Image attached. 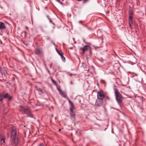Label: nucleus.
<instances>
[{
  "label": "nucleus",
  "instance_id": "obj_22",
  "mask_svg": "<svg viewBox=\"0 0 146 146\" xmlns=\"http://www.w3.org/2000/svg\"><path fill=\"white\" fill-rule=\"evenodd\" d=\"M7 98H8V100H11V99H12V97L10 96H9H9H8V97H7Z\"/></svg>",
  "mask_w": 146,
  "mask_h": 146
},
{
  "label": "nucleus",
  "instance_id": "obj_1",
  "mask_svg": "<svg viewBox=\"0 0 146 146\" xmlns=\"http://www.w3.org/2000/svg\"><path fill=\"white\" fill-rule=\"evenodd\" d=\"M16 131L13 129L11 133L10 141L11 144L15 146H17L19 142V138L16 137Z\"/></svg>",
  "mask_w": 146,
  "mask_h": 146
},
{
  "label": "nucleus",
  "instance_id": "obj_34",
  "mask_svg": "<svg viewBox=\"0 0 146 146\" xmlns=\"http://www.w3.org/2000/svg\"><path fill=\"white\" fill-rule=\"evenodd\" d=\"M106 98H107V99H109V98H109V97L108 96H107V97H106Z\"/></svg>",
  "mask_w": 146,
  "mask_h": 146
},
{
  "label": "nucleus",
  "instance_id": "obj_5",
  "mask_svg": "<svg viewBox=\"0 0 146 146\" xmlns=\"http://www.w3.org/2000/svg\"><path fill=\"white\" fill-rule=\"evenodd\" d=\"M103 103V100H96L95 105L96 106L100 107L102 105Z\"/></svg>",
  "mask_w": 146,
  "mask_h": 146
},
{
  "label": "nucleus",
  "instance_id": "obj_31",
  "mask_svg": "<svg viewBox=\"0 0 146 146\" xmlns=\"http://www.w3.org/2000/svg\"><path fill=\"white\" fill-rule=\"evenodd\" d=\"M70 83H71V84H73V82H72V81H70Z\"/></svg>",
  "mask_w": 146,
  "mask_h": 146
},
{
  "label": "nucleus",
  "instance_id": "obj_4",
  "mask_svg": "<svg viewBox=\"0 0 146 146\" xmlns=\"http://www.w3.org/2000/svg\"><path fill=\"white\" fill-rule=\"evenodd\" d=\"M97 99L103 100L105 97V95L103 91L102 90L99 91L97 94Z\"/></svg>",
  "mask_w": 146,
  "mask_h": 146
},
{
  "label": "nucleus",
  "instance_id": "obj_37",
  "mask_svg": "<svg viewBox=\"0 0 146 146\" xmlns=\"http://www.w3.org/2000/svg\"><path fill=\"white\" fill-rule=\"evenodd\" d=\"M79 22L80 23H81V21H80Z\"/></svg>",
  "mask_w": 146,
  "mask_h": 146
},
{
  "label": "nucleus",
  "instance_id": "obj_28",
  "mask_svg": "<svg viewBox=\"0 0 146 146\" xmlns=\"http://www.w3.org/2000/svg\"><path fill=\"white\" fill-rule=\"evenodd\" d=\"M49 21L50 23H52V24H53V25H54V23L52 22V21L51 19H50L49 20Z\"/></svg>",
  "mask_w": 146,
  "mask_h": 146
},
{
  "label": "nucleus",
  "instance_id": "obj_29",
  "mask_svg": "<svg viewBox=\"0 0 146 146\" xmlns=\"http://www.w3.org/2000/svg\"><path fill=\"white\" fill-rule=\"evenodd\" d=\"M37 146H43V145L42 143H40L39 145Z\"/></svg>",
  "mask_w": 146,
  "mask_h": 146
},
{
  "label": "nucleus",
  "instance_id": "obj_3",
  "mask_svg": "<svg viewBox=\"0 0 146 146\" xmlns=\"http://www.w3.org/2000/svg\"><path fill=\"white\" fill-rule=\"evenodd\" d=\"M114 90L116 101L119 105H120L123 97L117 88H114Z\"/></svg>",
  "mask_w": 146,
  "mask_h": 146
},
{
  "label": "nucleus",
  "instance_id": "obj_6",
  "mask_svg": "<svg viewBox=\"0 0 146 146\" xmlns=\"http://www.w3.org/2000/svg\"><path fill=\"white\" fill-rule=\"evenodd\" d=\"M57 90L59 92L60 95L64 98H66L67 95L66 93L64 92H63L62 90L59 88H57Z\"/></svg>",
  "mask_w": 146,
  "mask_h": 146
},
{
  "label": "nucleus",
  "instance_id": "obj_12",
  "mask_svg": "<svg viewBox=\"0 0 146 146\" xmlns=\"http://www.w3.org/2000/svg\"><path fill=\"white\" fill-rule=\"evenodd\" d=\"M1 73L2 75L6 76L7 74V73L5 70H2L1 71Z\"/></svg>",
  "mask_w": 146,
  "mask_h": 146
},
{
  "label": "nucleus",
  "instance_id": "obj_8",
  "mask_svg": "<svg viewBox=\"0 0 146 146\" xmlns=\"http://www.w3.org/2000/svg\"><path fill=\"white\" fill-rule=\"evenodd\" d=\"M70 110V116L74 118L75 116V113L74 111H73V109H71Z\"/></svg>",
  "mask_w": 146,
  "mask_h": 146
},
{
  "label": "nucleus",
  "instance_id": "obj_7",
  "mask_svg": "<svg viewBox=\"0 0 146 146\" xmlns=\"http://www.w3.org/2000/svg\"><path fill=\"white\" fill-rule=\"evenodd\" d=\"M68 100L69 102V103L70 105V110H71V109H73V108H74V105L73 103L69 99H68Z\"/></svg>",
  "mask_w": 146,
  "mask_h": 146
},
{
  "label": "nucleus",
  "instance_id": "obj_19",
  "mask_svg": "<svg viewBox=\"0 0 146 146\" xmlns=\"http://www.w3.org/2000/svg\"><path fill=\"white\" fill-rule=\"evenodd\" d=\"M129 16H131L133 15V12L132 11L131 9H129Z\"/></svg>",
  "mask_w": 146,
  "mask_h": 146
},
{
  "label": "nucleus",
  "instance_id": "obj_35",
  "mask_svg": "<svg viewBox=\"0 0 146 146\" xmlns=\"http://www.w3.org/2000/svg\"><path fill=\"white\" fill-rule=\"evenodd\" d=\"M47 71H48V72L49 73H50V71H49V70H48V69H47Z\"/></svg>",
  "mask_w": 146,
  "mask_h": 146
},
{
  "label": "nucleus",
  "instance_id": "obj_38",
  "mask_svg": "<svg viewBox=\"0 0 146 146\" xmlns=\"http://www.w3.org/2000/svg\"><path fill=\"white\" fill-rule=\"evenodd\" d=\"M26 28L27 29H28V27H26Z\"/></svg>",
  "mask_w": 146,
  "mask_h": 146
},
{
  "label": "nucleus",
  "instance_id": "obj_17",
  "mask_svg": "<svg viewBox=\"0 0 146 146\" xmlns=\"http://www.w3.org/2000/svg\"><path fill=\"white\" fill-rule=\"evenodd\" d=\"M8 96H9V94L8 93H6L4 95L3 94V96L4 99L7 98V97H8Z\"/></svg>",
  "mask_w": 146,
  "mask_h": 146
},
{
  "label": "nucleus",
  "instance_id": "obj_36",
  "mask_svg": "<svg viewBox=\"0 0 146 146\" xmlns=\"http://www.w3.org/2000/svg\"><path fill=\"white\" fill-rule=\"evenodd\" d=\"M50 68H51L52 67V65H51L50 66Z\"/></svg>",
  "mask_w": 146,
  "mask_h": 146
},
{
  "label": "nucleus",
  "instance_id": "obj_23",
  "mask_svg": "<svg viewBox=\"0 0 146 146\" xmlns=\"http://www.w3.org/2000/svg\"><path fill=\"white\" fill-rule=\"evenodd\" d=\"M5 139L4 138H1V141L3 143H4L5 142Z\"/></svg>",
  "mask_w": 146,
  "mask_h": 146
},
{
  "label": "nucleus",
  "instance_id": "obj_13",
  "mask_svg": "<svg viewBox=\"0 0 146 146\" xmlns=\"http://www.w3.org/2000/svg\"><path fill=\"white\" fill-rule=\"evenodd\" d=\"M51 81L52 83L55 85L56 86H57L58 85V84L56 82V81L54 80V79H53L52 78H51Z\"/></svg>",
  "mask_w": 146,
  "mask_h": 146
},
{
  "label": "nucleus",
  "instance_id": "obj_14",
  "mask_svg": "<svg viewBox=\"0 0 146 146\" xmlns=\"http://www.w3.org/2000/svg\"><path fill=\"white\" fill-rule=\"evenodd\" d=\"M4 94L3 93V94H0V101H1L3 99H4L3 96V94Z\"/></svg>",
  "mask_w": 146,
  "mask_h": 146
},
{
  "label": "nucleus",
  "instance_id": "obj_26",
  "mask_svg": "<svg viewBox=\"0 0 146 146\" xmlns=\"http://www.w3.org/2000/svg\"><path fill=\"white\" fill-rule=\"evenodd\" d=\"M56 1L58 3H60L62 5H63V3L61 2L60 0H56Z\"/></svg>",
  "mask_w": 146,
  "mask_h": 146
},
{
  "label": "nucleus",
  "instance_id": "obj_16",
  "mask_svg": "<svg viewBox=\"0 0 146 146\" xmlns=\"http://www.w3.org/2000/svg\"><path fill=\"white\" fill-rule=\"evenodd\" d=\"M36 90L39 92H42V89L38 87L36 88Z\"/></svg>",
  "mask_w": 146,
  "mask_h": 146
},
{
  "label": "nucleus",
  "instance_id": "obj_11",
  "mask_svg": "<svg viewBox=\"0 0 146 146\" xmlns=\"http://www.w3.org/2000/svg\"><path fill=\"white\" fill-rule=\"evenodd\" d=\"M35 52L36 54L37 55H40L41 53V52L39 48L36 49Z\"/></svg>",
  "mask_w": 146,
  "mask_h": 146
},
{
  "label": "nucleus",
  "instance_id": "obj_25",
  "mask_svg": "<svg viewBox=\"0 0 146 146\" xmlns=\"http://www.w3.org/2000/svg\"><path fill=\"white\" fill-rule=\"evenodd\" d=\"M84 25L85 27H86L87 29L88 30H91V28H89V27H88L87 26H86L85 25Z\"/></svg>",
  "mask_w": 146,
  "mask_h": 146
},
{
  "label": "nucleus",
  "instance_id": "obj_21",
  "mask_svg": "<svg viewBox=\"0 0 146 146\" xmlns=\"http://www.w3.org/2000/svg\"><path fill=\"white\" fill-rule=\"evenodd\" d=\"M129 21H133V18L131 16H129Z\"/></svg>",
  "mask_w": 146,
  "mask_h": 146
},
{
  "label": "nucleus",
  "instance_id": "obj_9",
  "mask_svg": "<svg viewBox=\"0 0 146 146\" xmlns=\"http://www.w3.org/2000/svg\"><path fill=\"white\" fill-rule=\"evenodd\" d=\"M6 27L5 24L3 22H0V29H4Z\"/></svg>",
  "mask_w": 146,
  "mask_h": 146
},
{
  "label": "nucleus",
  "instance_id": "obj_10",
  "mask_svg": "<svg viewBox=\"0 0 146 146\" xmlns=\"http://www.w3.org/2000/svg\"><path fill=\"white\" fill-rule=\"evenodd\" d=\"M89 47V45H86L83 47L82 48V49L83 50V52L87 51L88 49V47Z\"/></svg>",
  "mask_w": 146,
  "mask_h": 146
},
{
  "label": "nucleus",
  "instance_id": "obj_20",
  "mask_svg": "<svg viewBox=\"0 0 146 146\" xmlns=\"http://www.w3.org/2000/svg\"><path fill=\"white\" fill-rule=\"evenodd\" d=\"M61 57L62 60L63 61H65V58L63 56V55H62L61 56Z\"/></svg>",
  "mask_w": 146,
  "mask_h": 146
},
{
  "label": "nucleus",
  "instance_id": "obj_18",
  "mask_svg": "<svg viewBox=\"0 0 146 146\" xmlns=\"http://www.w3.org/2000/svg\"><path fill=\"white\" fill-rule=\"evenodd\" d=\"M78 0V1H81L82 0ZM88 1H89V0H84L82 2V3L83 4H84V3H86L87 2H88Z\"/></svg>",
  "mask_w": 146,
  "mask_h": 146
},
{
  "label": "nucleus",
  "instance_id": "obj_27",
  "mask_svg": "<svg viewBox=\"0 0 146 146\" xmlns=\"http://www.w3.org/2000/svg\"><path fill=\"white\" fill-rule=\"evenodd\" d=\"M1 138L5 139V137L4 135H1Z\"/></svg>",
  "mask_w": 146,
  "mask_h": 146
},
{
  "label": "nucleus",
  "instance_id": "obj_32",
  "mask_svg": "<svg viewBox=\"0 0 146 146\" xmlns=\"http://www.w3.org/2000/svg\"><path fill=\"white\" fill-rule=\"evenodd\" d=\"M53 44H54V45L56 47V44H55V43L54 42H53Z\"/></svg>",
  "mask_w": 146,
  "mask_h": 146
},
{
  "label": "nucleus",
  "instance_id": "obj_30",
  "mask_svg": "<svg viewBox=\"0 0 146 146\" xmlns=\"http://www.w3.org/2000/svg\"><path fill=\"white\" fill-rule=\"evenodd\" d=\"M46 16L48 19V20H49L50 19L49 15H47Z\"/></svg>",
  "mask_w": 146,
  "mask_h": 146
},
{
  "label": "nucleus",
  "instance_id": "obj_15",
  "mask_svg": "<svg viewBox=\"0 0 146 146\" xmlns=\"http://www.w3.org/2000/svg\"><path fill=\"white\" fill-rule=\"evenodd\" d=\"M56 50L58 54L60 56L62 55H63V54L62 51H59L57 49H56Z\"/></svg>",
  "mask_w": 146,
  "mask_h": 146
},
{
  "label": "nucleus",
  "instance_id": "obj_2",
  "mask_svg": "<svg viewBox=\"0 0 146 146\" xmlns=\"http://www.w3.org/2000/svg\"><path fill=\"white\" fill-rule=\"evenodd\" d=\"M19 110L22 113L27 114L28 116L31 118H34L33 115L31 113L29 108L27 106L21 105H20Z\"/></svg>",
  "mask_w": 146,
  "mask_h": 146
},
{
  "label": "nucleus",
  "instance_id": "obj_41",
  "mask_svg": "<svg viewBox=\"0 0 146 146\" xmlns=\"http://www.w3.org/2000/svg\"><path fill=\"white\" fill-rule=\"evenodd\" d=\"M80 102H81V100H80V101H79Z\"/></svg>",
  "mask_w": 146,
  "mask_h": 146
},
{
  "label": "nucleus",
  "instance_id": "obj_24",
  "mask_svg": "<svg viewBox=\"0 0 146 146\" xmlns=\"http://www.w3.org/2000/svg\"><path fill=\"white\" fill-rule=\"evenodd\" d=\"M133 23V21H129V25L130 27H131Z\"/></svg>",
  "mask_w": 146,
  "mask_h": 146
},
{
  "label": "nucleus",
  "instance_id": "obj_40",
  "mask_svg": "<svg viewBox=\"0 0 146 146\" xmlns=\"http://www.w3.org/2000/svg\"><path fill=\"white\" fill-rule=\"evenodd\" d=\"M71 48V49H72L73 48V47H71V48Z\"/></svg>",
  "mask_w": 146,
  "mask_h": 146
},
{
  "label": "nucleus",
  "instance_id": "obj_39",
  "mask_svg": "<svg viewBox=\"0 0 146 146\" xmlns=\"http://www.w3.org/2000/svg\"><path fill=\"white\" fill-rule=\"evenodd\" d=\"M47 39H49V37H48V38H47Z\"/></svg>",
  "mask_w": 146,
  "mask_h": 146
},
{
  "label": "nucleus",
  "instance_id": "obj_33",
  "mask_svg": "<svg viewBox=\"0 0 146 146\" xmlns=\"http://www.w3.org/2000/svg\"><path fill=\"white\" fill-rule=\"evenodd\" d=\"M83 41L84 42H85V39L84 38H83Z\"/></svg>",
  "mask_w": 146,
  "mask_h": 146
}]
</instances>
